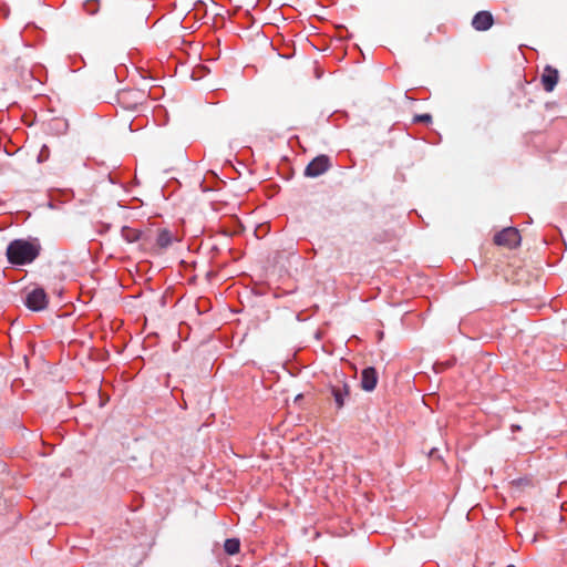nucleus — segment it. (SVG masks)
I'll list each match as a JSON object with an SVG mask.
<instances>
[{"instance_id":"nucleus-13","label":"nucleus","mask_w":567,"mask_h":567,"mask_svg":"<svg viewBox=\"0 0 567 567\" xmlns=\"http://www.w3.org/2000/svg\"><path fill=\"white\" fill-rule=\"evenodd\" d=\"M83 7L89 14H94L99 11L100 2L97 0H86Z\"/></svg>"},{"instance_id":"nucleus-4","label":"nucleus","mask_w":567,"mask_h":567,"mask_svg":"<svg viewBox=\"0 0 567 567\" xmlns=\"http://www.w3.org/2000/svg\"><path fill=\"white\" fill-rule=\"evenodd\" d=\"M48 303V295L42 288L31 290L25 297V306L33 311L44 310Z\"/></svg>"},{"instance_id":"nucleus-2","label":"nucleus","mask_w":567,"mask_h":567,"mask_svg":"<svg viewBox=\"0 0 567 567\" xmlns=\"http://www.w3.org/2000/svg\"><path fill=\"white\" fill-rule=\"evenodd\" d=\"M144 101H146V94L138 89L122 90L117 94V102L125 110L134 111Z\"/></svg>"},{"instance_id":"nucleus-14","label":"nucleus","mask_w":567,"mask_h":567,"mask_svg":"<svg viewBox=\"0 0 567 567\" xmlns=\"http://www.w3.org/2000/svg\"><path fill=\"white\" fill-rule=\"evenodd\" d=\"M413 121L415 123H430L432 121V116L430 114H420L415 115Z\"/></svg>"},{"instance_id":"nucleus-5","label":"nucleus","mask_w":567,"mask_h":567,"mask_svg":"<svg viewBox=\"0 0 567 567\" xmlns=\"http://www.w3.org/2000/svg\"><path fill=\"white\" fill-rule=\"evenodd\" d=\"M330 165V158L327 155H319L307 165L305 175L308 177H318L326 173Z\"/></svg>"},{"instance_id":"nucleus-12","label":"nucleus","mask_w":567,"mask_h":567,"mask_svg":"<svg viewBox=\"0 0 567 567\" xmlns=\"http://www.w3.org/2000/svg\"><path fill=\"white\" fill-rule=\"evenodd\" d=\"M224 549L228 555H235L239 553L240 542L238 538H228L224 543Z\"/></svg>"},{"instance_id":"nucleus-11","label":"nucleus","mask_w":567,"mask_h":567,"mask_svg":"<svg viewBox=\"0 0 567 567\" xmlns=\"http://www.w3.org/2000/svg\"><path fill=\"white\" fill-rule=\"evenodd\" d=\"M174 240H178L176 237L173 236V234L164 228L159 229L157 237H156V246L159 249H166Z\"/></svg>"},{"instance_id":"nucleus-7","label":"nucleus","mask_w":567,"mask_h":567,"mask_svg":"<svg viewBox=\"0 0 567 567\" xmlns=\"http://www.w3.org/2000/svg\"><path fill=\"white\" fill-rule=\"evenodd\" d=\"M331 394L334 399L337 409L340 410L343 408L346 399L350 395V386L344 381H338L336 384L331 385Z\"/></svg>"},{"instance_id":"nucleus-1","label":"nucleus","mask_w":567,"mask_h":567,"mask_svg":"<svg viewBox=\"0 0 567 567\" xmlns=\"http://www.w3.org/2000/svg\"><path fill=\"white\" fill-rule=\"evenodd\" d=\"M40 252V246L23 239H17L7 247V258L12 265H25L32 262Z\"/></svg>"},{"instance_id":"nucleus-10","label":"nucleus","mask_w":567,"mask_h":567,"mask_svg":"<svg viewBox=\"0 0 567 567\" xmlns=\"http://www.w3.org/2000/svg\"><path fill=\"white\" fill-rule=\"evenodd\" d=\"M558 79H559L558 71L555 68L547 65L542 75V84L544 86V90L546 92L554 91V89L558 82Z\"/></svg>"},{"instance_id":"nucleus-6","label":"nucleus","mask_w":567,"mask_h":567,"mask_svg":"<svg viewBox=\"0 0 567 567\" xmlns=\"http://www.w3.org/2000/svg\"><path fill=\"white\" fill-rule=\"evenodd\" d=\"M123 239L130 244L142 241V246H146L150 241V231L145 233L136 228L124 226L121 229Z\"/></svg>"},{"instance_id":"nucleus-9","label":"nucleus","mask_w":567,"mask_h":567,"mask_svg":"<svg viewBox=\"0 0 567 567\" xmlns=\"http://www.w3.org/2000/svg\"><path fill=\"white\" fill-rule=\"evenodd\" d=\"M378 383V373L373 367L365 368L361 373V388L370 392L375 389Z\"/></svg>"},{"instance_id":"nucleus-3","label":"nucleus","mask_w":567,"mask_h":567,"mask_svg":"<svg viewBox=\"0 0 567 567\" xmlns=\"http://www.w3.org/2000/svg\"><path fill=\"white\" fill-rule=\"evenodd\" d=\"M520 234L514 227H506L494 236V244L507 249H514L520 245Z\"/></svg>"},{"instance_id":"nucleus-8","label":"nucleus","mask_w":567,"mask_h":567,"mask_svg":"<svg viewBox=\"0 0 567 567\" xmlns=\"http://www.w3.org/2000/svg\"><path fill=\"white\" fill-rule=\"evenodd\" d=\"M493 23L494 18L489 11H480L472 20V27L477 31H486L493 25Z\"/></svg>"}]
</instances>
